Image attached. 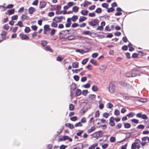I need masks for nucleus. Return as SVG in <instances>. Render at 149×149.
Instances as JSON below:
<instances>
[{"label":"nucleus","mask_w":149,"mask_h":149,"mask_svg":"<svg viewBox=\"0 0 149 149\" xmlns=\"http://www.w3.org/2000/svg\"><path fill=\"white\" fill-rule=\"evenodd\" d=\"M114 117H111L110 118L109 120V125L111 126H114L115 125V123L114 121Z\"/></svg>","instance_id":"8"},{"label":"nucleus","mask_w":149,"mask_h":149,"mask_svg":"<svg viewBox=\"0 0 149 149\" xmlns=\"http://www.w3.org/2000/svg\"><path fill=\"white\" fill-rule=\"evenodd\" d=\"M127 49L128 46L126 45H124L122 47V49L124 51H126Z\"/></svg>","instance_id":"42"},{"label":"nucleus","mask_w":149,"mask_h":149,"mask_svg":"<svg viewBox=\"0 0 149 149\" xmlns=\"http://www.w3.org/2000/svg\"><path fill=\"white\" fill-rule=\"evenodd\" d=\"M88 97L91 100H94L96 97V95L94 94H90L88 95Z\"/></svg>","instance_id":"24"},{"label":"nucleus","mask_w":149,"mask_h":149,"mask_svg":"<svg viewBox=\"0 0 149 149\" xmlns=\"http://www.w3.org/2000/svg\"><path fill=\"white\" fill-rule=\"evenodd\" d=\"M13 6L14 5L12 4H9L6 7L2 5H0V7L1 8V7L3 8V9L1 10V11L6 10V9L12 8L13 7Z\"/></svg>","instance_id":"4"},{"label":"nucleus","mask_w":149,"mask_h":149,"mask_svg":"<svg viewBox=\"0 0 149 149\" xmlns=\"http://www.w3.org/2000/svg\"><path fill=\"white\" fill-rule=\"evenodd\" d=\"M15 11V9H12L7 10V13L9 15H11L14 14Z\"/></svg>","instance_id":"15"},{"label":"nucleus","mask_w":149,"mask_h":149,"mask_svg":"<svg viewBox=\"0 0 149 149\" xmlns=\"http://www.w3.org/2000/svg\"><path fill=\"white\" fill-rule=\"evenodd\" d=\"M75 38V36L73 35H70L67 37L66 39H68L69 40H72L74 39Z\"/></svg>","instance_id":"25"},{"label":"nucleus","mask_w":149,"mask_h":149,"mask_svg":"<svg viewBox=\"0 0 149 149\" xmlns=\"http://www.w3.org/2000/svg\"><path fill=\"white\" fill-rule=\"evenodd\" d=\"M35 11V9L33 7H30L28 10L29 13L30 14H33Z\"/></svg>","instance_id":"17"},{"label":"nucleus","mask_w":149,"mask_h":149,"mask_svg":"<svg viewBox=\"0 0 149 149\" xmlns=\"http://www.w3.org/2000/svg\"><path fill=\"white\" fill-rule=\"evenodd\" d=\"M47 44V42L46 40H42L41 42V45L44 47Z\"/></svg>","instance_id":"37"},{"label":"nucleus","mask_w":149,"mask_h":149,"mask_svg":"<svg viewBox=\"0 0 149 149\" xmlns=\"http://www.w3.org/2000/svg\"><path fill=\"white\" fill-rule=\"evenodd\" d=\"M58 24H57L56 22H52L51 24V26L52 27L56 28Z\"/></svg>","instance_id":"33"},{"label":"nucleus","mask_w":149,"mask_h":149,"mask_svg":"<svg viewBox=\"0 0 149 149\" xmlns=\"http://www.w3.org/2000/svg\"><path fill=\"white\" fill-rule=\"evenodd\" d=\"M16 25L19 26L20 27H22L23 26L22 22L21 21H19L18 22Z\"/></svg>","instance_id":"45"},{"label":"nucleus","mask_w":149,"mask_h":149,"mask_svg":"<svg viewBox=\"0 0 149 149\" xmlns=\"http://www.w3.org/2000/svg\"><path fill=\"white\" fill-rule=\"evenodd\" d=\"M90 62L94 65H97V63L96 61H95L93 59H91L90 61Z\"/></svg>","instance_id":"32"},{"label":"nucleus","mask_w":149,"mask_h":149,"mask_svg":"<svg viewBox=\"0 0 149 149\" xmlns=\"http://www.w3.org/2000/svg\"><path fill=\"white\" fill-rule=\"evenodd\" d=\"M99 20L97 19H94L88 22L89 25L93 27L94 28H95L96 26L99 25Z\"/></svg>","instance_id":"1"},{"label":"nucleus","mask_w":149,"mask_h":149,"mask_svg":"<svg viewBox=\"0 0 149 149\" xmlns=\"http://www.w3.org/2000/svg\"><path fill=\"white\" fill-rule=\"evenodd\" d=\"M83 33L84 34L86 35H89L90 34L92 33L91 32H90L89 31H84L83 32Z\"/></svg>","instance_id":"44"},{"label":"nucleus","mask_w":149,"mask_h":149,"mask_svg":"<svg viewBox=\"0 0 149 149\" xmlns=\"http://www.w3.org/2000/svg\"><path fill=\"white\" fill-rule=\"evenodd\" d=\"M88 91L87 90H83L82 91V94L84 96H86L88 93Z\"/></svg>","instance_id":"41"},{"label":"nucleus","mask_w":149,"mask_h":149,"mask_svg":"<svg viewBox=\"0 0 149 149\" xmlns=\"http://www.w3.org/2000/svg\"><path fill=\"white\" fill-rule=\"evenodd\" d=\"M87 18L84 16H80L79 19V22H81L85 20Z\"/></svg>","instance_id":"21"},{"label":"nucleus","mask_w":149,"mask_h":149,"mask_svg":"<svg viewBox=\"0 0 149 149\" xmlns=\"http://www.w3.org/2000/svg\"><path fill=\"white\" fill-rule=\"evenodd\" d=\"M131 121L132 122L136 124H137L139 123L138 120L136 119H133L131 120Z\"/></svg>","instance_id":"50"},{"label":"nucleus","mask_w":149,"mask_h":149,"mask_svg":"<svg viewBox=\"0 0 149 149\" xmlns=\"http://www.w3.org/2000/svg\"><path fill=\"white\" fill-rule=\"evenodd\" d=\"M88 11L87 10H83L81 12V14L83 15H87Z\"/></svg>","instance_id":"20"},{"label":"nucleus","mask_w":149,"mask_h":149,"mask_svg":"<svg viewBox=\"0 0 149 149\" xmlns=\"http://www.w3.org/2000/svg\"><path fill=\"white\" fill-rule=\"evenodd\" d=\"M109 91L111 93H113L115 90V87L113 85H110L109 87Z\"/></svg>","instance_id":"10"},{"label":"nucleus","mask_w":149,"mask_h":149,"mask_svg":"<svg viewBox=\"0 0 149 149\" xmlns=\"http://www.w3.org/2000/svg\"><path fill=\"white\" fill-rule=\"evenodd\" d=\"M88 58H86V59H85L84 60H83V61H82L81 63L83 65H84L88 61Z\"/></svg>","instance_id":"48"},{"label":"nucleus","mask_w":149,"mask_h":149,"mask_svg":"<svg viewBox=\"0 0 149 149\" xmlns=\"http://www.w3.org/2000/svg\"><path fill=\"white\" fill-rule=\"evenodd\" d=\"M145 127V126L143 125H140L136 127L137 129H143Z\"/></svg>","instance_id":"40"},{"label":"nucleus","mask_w":149,"mask_h":149,"mask_svg":"<svg viewBox=\"0 0 149 149\" xmlns=\"http://www.w3.org/2000/svg\"><path fill=\"white\" fill-rule=\"evenodd\" d=\"M46 3L45 1H42L40 2L39 5V8H44L46 5Z\"/></svg>","instance_id":"11"},{"label":"nucleus","mask_w":149,"mask_h":149,"mask_svg":"<svg viewBox=\"0 0 149 149\" xmlns=\"http://www.w3.org/2000/svg\"><path fill=\"white\" fill-rule=\"evenodd\" d=\"M78 62H75L72 63V66L73 68H77L78 67Z\"/></svg>","instance_id":"23"},{"label":"nucleus","mask_w":149,"mask_h":149,"mask_svg":"<svg viewBox=\"0 0 149 149\" xmlns=\"http://www.w3.org/2000/svg\"><path fill=\"white\" fill-rule=\"evenodd\" d=\"M109 140L110 142L113 143L115 141L116 138L112 136L110 138Z\"/></svg>","instance_id":"38"},{"label":"nucleus","mask_w":149,"mask_h":149,"mask_svg":"<svg viewBox=\"0 0 149 149\" xmlns=\"http://www.w3.org/2000/svg\"><path fill=\"white\" fill-rule=\"evenodd\" d=\"M68 136H64L63 137L60 138L58 140L60 141H65L68 140Z\"/></svg>","instance_id":"13"},{"label":"nucleus","mask_w":149,"mask_h":149,"mask_svg":"<svg viewBox=\"0 0 149 149\" xmlns=\"http://www.w3.org/2000/svg\"><path fill=\"white\" fill-rule=\"evenodd\" d=\"M79 10V8L77 6H75L73 7L72 11L74 13L77 12Z\"/></svg>","instance_id":"28"},{"label":"nucleus","mask_w":149,"mask_h":149,"mask_svg":"<svg viewBox=\"0 0 149 149\" xmlns=\"http://www.w3.org/2000/svg\"><path fill=\"white\" fill-rule=\"evenodd\" d=\"M123 123L124 124V127L125 128H129L131 127V124L128 123Z\"/></svg>","instance_id":"22"},{"label":"nucleus","mask_w":149,"mask_h":149,"mask_svg":"<svg viewBox=\"0 0 149 149\" xmlns=\"http://www.w3.org/2000/svg\"><path fill=\"white\" fill-rule=\"evenodd\" d=\"M135 115V113L133 112H130L126 116H127L129 118H132Z\"/></svg>","instance_id":"27"},{"label":"nucleus","mask_w":149,"mask_h":149,"mask_svg":"<svg viewBox=\"0 0 149 149\" xmlns=\"http://www.w3.org/2000/svg\"><path fill=\"white\" fill-rule=\"evenodd\" d=\"M140 143V141L139 139H136L135 141V142L134 143L136 145H139V143Z\"/></svg>","instance_id":"55"},{"label":"nucleus","mask_w":149,"mask_h":149,"mask_svg":"<svg viewBox=\"0 0 149 149\" xmlns=\"http://www.w3.org/2000/svg\"><path fill=\"white\" fill-rule=\"evenodd\" d=\"M145 67V66H137L136 68H134V69H133V70L136 72H137L138 71H141V68H144Z\"/></svg>","instance_id":"18"},{"label":"nucleus","mask_w":149,"mask_h":149,"mask_svg":"<svg viewBox=\"0 0 149 149\" xmlns=\"http://www.w3.org/2000/svg\"><path fill=\"white\" fill-rule=\"evenodd\" d=\"M91 4V3L90 2L87 1H85L83 6L84 7H86L88 4Z\"/></svg>","instance_id":"35"},{"label":"nucleus","mask_w":149,"mask_h":149,"mask_svg":"<svg viewBox=\"0 0 149 149\" xmlns=\"http://www.w3.org/2000/svg\"><path fill=\"white\" fill-rule=\"evenodd\" d=\"M19 36L22 40H25L29 39V37L27 35L24 34L23 33L20 34Z\"/></svg>","instance_id":"9"},{"label":"nucleus","mask_w":149,"mask_h":149,"mask_svg":"<svg viewBox=\"0 0 149 149\" xmlns=\"http://www.w3.org/2000/svg\"><path fill=\"white\" fill-rule=\"evenodd\" d=\"M67 146H65L64 145H62L60 146V149H65L67 147Z\"/></svg>","instance_id":"64"},{"label":"nucleus","mask_w":149,"mask_h":149,"mask_svg":"<svg viewBox=\"0 0 149 149\" xmlns=\"http://www.w3.org/2000/svg\"><path fill=\"white\" fill-rule=\"evenodd\" d=\"M92 89L93 91L96 92L97 91L98 88L96 85H94L92 88Z\"/></svg>","instance_id":"29"},{"label":"nucleus","mask_w":149,"mask_h":149,"mask_svg":"<svg viewBox=\"0 0 149 149\" xmlns=\"http://www.w3.org/2000/svg\"><path fill=\"white\" fill-rule=\"evenodd\" d=\"M77 118L76 116H74L71 117L70 118V120L72 121H74L77 120Z\"/></svg>","instance_id":"46"},{"label":"nucleus","mask_w":149,"mask_h":149,"mask_svg":"<svg viewBox=\"0 0 149 149\" xmlns=\"http://www.w3.org/2000/svg\"><path fill=\"white\" fill-rule=\"evenodd\" d=\"M79 26V24L77 23H74L71 26L72 28H75Z\"/></svg>","instance_id":"61"},{"label":"nucleus","mask_w":149,"mask_h":149,"mask_svg":"<svg viewBox=\"0 0 149 149\" xmlns=\"http://www.w3.org/2000/svg\"><path fill=\"white\" fill-rule=\"evenodd\" d=\"M102 11V9L100 8H97L95 10V12L98 14L101 13Z\"/></svg>","instance_id":"31"},{"label":"nucleus","mask_w":149,"mask_h":149,"mask_svg":"<svg viewBox=\"0 0 149 149\" xmlns=\"http://www.w3.org/2000/svg\"><path fill=\"white\" fill-rule=\"evenodd\" d=\"M65 125L66 127H68L71 129H73L74 128V126L73 125L70 123H66Z\"/></svg>","instance_id":"19"},{"label":"nucleus","mask_w":149,"mask_h":149,"mask_svg":"<svg viewBox=\"0 0 149 149\" xmlns=\"http://www.w3.org/2000/svg\"><path fill=\"white\" fill-rule=\"evenodd\" d=\"M56 30L54 29H52L51 31L50 34L52 36L54 35L55 33Z\"/></svg>","instance_id":"53"},{"label":"nucleus","mask_w":149,"mask_h":149,"mask_svg":"<svg viewBox=\"0 0 149 149\" xmlns=\"http://www.w3.org/2000/svg\"><path fill=\"white\" fill-rule=\"evenodd\" d=\"M137 145L135 143H133L132 144L131 146V148L132 149H136V148Z\"/></svg>","instance_id":"62"},{"label":"nucleus","mask_w":149,"mask_h":149,"mask_svg":"<svg viewBox=\"0 0 149 149\" xmlns=\"http://www.w3.org/2000/svg\"><path fill=\"white\" fill-rule=\"evenodd\" d=\"M31 28L34 31H36L37 30L38 27L36 25H33L31 26Z\"/></svg>","instance_id":"63"},{"label":"nucleus","mask_w":149,"mask_h":149,"mask_svg":"<svg viewBox=\"0 0 149 149\" xmlns=\"http://www.w3.org/2000/svg\"><path fill=\"white\" fill-rule=\"evenodd\" d=\"M50 29L49 25L47 24L45 25L44 26V33L47 34V32L49 31Z\"/></svg>","instance_id":"6"},{"label":"nucleus","mask_w":149,"mask_h":149,"mask_svg":"<svg viewBox=\"0 0 149 149\" xmlns=\"http://www.w3.org/2000/svg\"><path fill=\"white\" fill-rule=\"evenodd\" d=\"M44 49L47 51H49L51 52H53V50L51 49V47L49 46H46L45 47V48Z\"/></svg>","instance_id":"16"},{"label":"nucleus","mask_w":149,"mask_h":149,"mask_svg":"<svg viewBox=\"0 0 149 149\" xmlns=\"http://www.w3.org/2000/svg\"><path fill=\"white\" fill-rule=\"evenodd\" d=\"M78 18V17L77 15H73L71 18V20L73 22H75Z\"/></svg>","instance_id":"30"},{"label":"nucleus","mask_w":149,"mask_h":149,"mask_svg":"<svg viewBox=\"0 0 149 149\" xmlns=\"http://www.w3.org/2000/svg\"><path fill=\"white\" fill-rule=\"evenodd\" d=\"M81 93V91L80 89H77L76 92V95L77 96L80 95Z\"/></svg>","instance_id":"26"},{"label":"nucleus","mask_w":149,"mask_h":149,"mask_svg":"<svg viewBox=\"0 0 149 149\" xmlns=\"http://www.w3.org/2000/svg\"><path fill=\"white\" fill-rule=\"evenodd\" d=\"M6 34L7 33L6 31H3L1 34L2 38L3 40H6Z\"/></svg>","instance_id":"12"},{"label":"nucleus","mask_w":149,"mask_h":149,"mask_svg":"<svg viewBox=\"0 0 149 149\" xmlns=\"http://www.w3.org/2000/svg\"><path fill=\"white\" fill-rule=\"evenodd\" d=\"M95 129V128L94 127H92L90 130H88V132L89 133H91Z\"/></svg>","instance_id":"43"},{"label":"nucleus","mask_w":149,"mask_h":149,"mask_svg":"<svg viewBox=\"0 0 149 149\" xmlns=\"http://www.w3.org/2000/svg\"><path fill=\"white\" fill-rule=\"evenodd\" d=\"M120 111L118 109H115L114 111V115L116 116H118L120 115Z\"/></svg>","instance_id":"36"},{"label":"nucleus","mask_w":149,"mask_h":149,"mask_svg":"<svg viewBox=\"0 0 149 149\" xmlns=\"http://www.w3.org/2000/svg\"><path fill=\"white\" fill-rule=\"evenodd\" d=\"M76 88V85L74 83L72 84L70 87V96L72 97V92Z\"/></svg>","instance_id":"7"},{"label":"nucleus","mask_w":149,"mask_h":149,"mask_svg":"<svg viewBox=\"0 0 149 149\" xmlns=\"http://www.w3.org/2000/svg\"><path fill=\"white\" fill-rule=\"evenodd\" d=\"M132 44L130 42H129L128 45V47H129V50L130 52H132L134 50V48L132 47Z\"/></svg>","instance_id":"14"},{"label":"nucleus","mask_w":149,"mask_h":149,"mask_svg":"<svg viewBox=\"0 0 149 149\" xmlns=\"http://www.w3.org/2000/svg\"><path fill=\"white\" fill-rule=\"evenodd\" d=\"M75 126L76 127H81L82 126V124H81V123L80 122H79V123H76L75 124Z\"/></svg>","instance_id":"58"},{"label":"nucleus","mask_w":149,"mask_h":149,"mask_svg":"<svg viewBox=\"0 0 149 149\" xmlns=\"http://www.w3.org/2000/svg\"><path fill=\"white\" fill-rule=\"evenodd\" d=\"M114 9L112 7H111L110 8H109L107 10V11L108 13H109L114 11Z\"/></svg>","instance_id":"60"},{"label":"nucleus","mask_w":149,"mask_h":149,"mask_svg":"<svg viewBox=\"0 0 149 149\" xmlns=\"http://www.w3.org/2000/svg\"><path fill=\"white\" fill-rule=\"evenodd\" d=\"M103 134V132L101 131H99L91 135L94 138H97L98 137H101L102 135Z\"/></svg>","instance_id":"2"},{"label":"nucleus","mask_w":149,"mask_h":149,"mask_svg":"<svg viewBox=\"0 0 149 149\" xmlns=\"http://www.w3.org/2000/svg\"><path fill=\"white\" fill-rule=\"evenodd\" d=\"M102 6L104 8H106L107 9H108V4L106 3H103L102 4Z\"/></svg>","instance_id":"49"},{"label":"nucleus","mask_w":149,"mask_h":149,"mask_svg":"<svg viewBox=\"0 0 149 149\" xmlns=\"http://www.w3.org/2000/svg\"><path fill=\"white\" fill-rule=\"evenodd\" d=\"M9 25L7 24H6L4 25L3 28L4 29L8 30L9 29Z\"/></svg>","instance_id":"51"},{"label":"nucleus","mask_w":149,"mask_h":149,"mask_svg":"<svg viewBox=\"0 0 149 149\" xmlns=\"http://www.w3.org/2000/svg\"><path fill=\"white\" fill-rule=\"evenodd\" d=\"M136 116L137 117L142 118L143 119H147L148 117L145 114H142V113H138L136 115Z\"/></svg>","instance_id":"5"},{"label":"nucleus","mask_w":149,"mask_h":149,"mask_svg":"<svg viewBox=\"0 0 149 149\" xmlns=\"http://www.w3.org/2000/svg\"><path fill=\"white\" fill-rule=\"evenodd\" d=\"M74 109V106L72 104H70L69 106V109L70 111H72Z\"/></svg>","instance_id":"34"},{"label":"nucleus","mask_w":149,"mask_h":149,"mask_svg":"<svg viewBox=\"0 0 149 149\" xmlns=\"http://www.w3.org/2000/svg\"><path fill=\"white\" fill-rule=\"evenodd\" d=\"M109 116V113L106 112L104 113L103 114V116L105 118H107Z\"/></svg>","instance_id":"56"},{"label":"nucleus","mask_w":149,"mask_h":149,"mask_svg":"<svg viewBox=\"0 0 149 149\" xmlns=\"http://www.w3.org/2000/svg\"><path fill=\"white\" fill-rule=\"evenodd\" d=\"M90 85L89 83H87L83 85L82 86L86 88H88L90 87Z\"/></svg>","instance_id":"57"},{"label":"nucleus","mask_w":149,"mask_h":149,"mask_svg":"<svg viewBox=\"0 0 149 149\" xmlns=\"http://www.w3.org/2000/svg\"><path fill=\"white\" fill-rule=\"evenodd\" d=\"M108 144L107 143H105L102 145V148L103 149H105L108 147Z\"/></svg>","instance_id":"59"},{"label":"nucleus","mask_w":149,"mask_h":149,"mask_svg":"<svg viewBox=\"0 0 149 149\" xmlns=\"http://www.w3.org/2000/svg\"><path fill=\"white\" fill-rule=\"evenodd\" d=\"M18 18V16L17 15L13 16L11 17V19L12 20H16Z\"/></svg>","instance_id":"54"},{"label":"nucleus","mask_w":149,"mask_h":149,"mask_svg":"<svg viewBox=\"0 0 149 149\" xmlns=\"http://www.w3.org/2000/svg\"><path fill=\"white\" fill-rule=\"evenodd\" d=\"M30 31L31 29L28 27H26L24 29V31L26 33H28Z\"/></svg>","instance_id":"39"},{"label":"nucleus","mask_w":149,"mask_h":149,"mask_svg":"<svg viewBox=\"0 0 149 149\" xmlns=\"http://www.w3.org/2000/svg\"><path fill=\"white\" fill-rule=\"evenodd\" d=\"M64 17L61 16L60 17H56L53 19V21H55L56 23L61 22L62 19H64Z\"/></svg>","instance_id":"3"},{"label":"nucleus","mask_w":149,"mask_h":149,"mask_svg":"<svg viewBox=\"0 0 149 149\" xmlns=\"http://www.w3.org/2000/svg\"><path fill=\"white\" fill-rule=\"evenodd\" d=\"M98 54L97 53H95L93 54L92 55V57L93 58H96L98 56Z\"/></svg>","instance_id":"52"},{"label":"nucleus","mask_w":149,"mask_h":149,"mask_svg":"<svg viewBox=\"0 0 149 149\" xmlns=\"http://www.w3.org/2000/svg\"><path fill=\"white\" fill-rule=\"evenodd\" d=\"M73 78L74 80H75L76 81H77L79 80V77L78 75H75L74 76Z\"/></svg>","instance_id":"47"}]
</instances>
